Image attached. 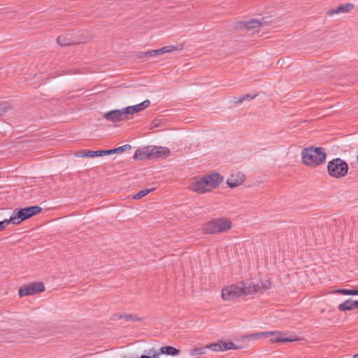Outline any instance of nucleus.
<instances>
[{"label":"nucleus","mask_w":358,"mask_h":358,"mask_svg":"<svg viewBox=\"0 0 358 358\" xmlns=\"http://www.w3.org/2000/svg\"><path fill=\"white\" fill-rule=\"evenodd\" d=\"M259 290V285H252L241 281L226 286L222 289V298L224 301H231L243 296L256 293Z\"/></svg>","instance_id":"obj_1"},{"label":"nucleus","mask_w":358,"mask_h":358,"mask_svg":"<svg viewBox=\"0 0 358 358\" xmlns=\"http://www.w3.org/2000/svg\"><path fill=\"white\" fill-rule=\"evenodd\" d=\"M222 180V176L217 173H213L192 182L189 185V189L192 192L203 194L217 187Z\"/></svg>","instance_id":"obj_2"},{"label":"nucleus","mask_w":358,"mask_h":358,"mask_svg":"<svg viewBox=\"0 0 358 358\" xmlns=\"http://www.w3.org/2000/svg\"><path fill=\"white\" fill-rule=\"evenodd\" d=\"M170 155V150L166 147L148 145L136 150L134 160H146L158 158H166Z\"/></svg>","instance_id":"obj_3"},{"label":"nucleus","mask_w":358,"mask_h":358,"mask_svg":"<svg viewBox=\"0 0 358 358\" xmlns=\"http://www.w3.org/2000/svg\"><path fill=\"white\" fill-rule=\"evenodd\" d=\"M301 155L303 163L310 167H316L324 163L327 157L324 148L313 146L303 148Z\"/></svg>","instance_id":"obj_4"},{"label":"nucleus","mask_w":358,"mask_h":358,"mask_svg":"<svg viewBox=\"0 0 358 358\" xmlns=\"http://www.w3.org/2000/svg\"><path fill=\"white\" fill-rule=\"evenodd\" d=\"M41 210L42 208L38 206H29L17 210L16 209L10 216V221H11V223L13 224H19L22 222L39 213Z\"/></svg>","instance_id":"obj_5"},{"label":"nucleus","mask_w":358,"mask_h":358,"mask_svg":"<svg viewBox=\"0 0 358 358\" xmlns=\"http://www.w3.org/2000/svg\"><path fill=\"white\" fill-rule=\"evenodd\" d=\"M348 163L341 158L333 159L327 164L329 175L334 178H341L345 176L348 172Z\"/></svg>","instance_id":"obj_6"},{"label":"nucleus","mask_w":358,"mask_h":358,"mask_svg":"<svg viewBox=\"0 0 358 358\" xmlns=\"http://www.w3.org/2000/svg\"><path fill=\"white\" fill-rule=\"evenodd\" d=\"M231 227V222L227 219H217L206 223L203 232L206 234H217L229 230Z\"/></svg>","instance_id":"obj_7"},{"label":"nucleus","mask_w":358,"mask_h":358,"mask_svg":"<svg viewBox=\"0 0 358 358\" xmlns=\"http://www.w3.org/2000/svg\"><path fill=\"white\" fill-rule=\"evenodd\" d=\"M45 291V286L42 282H34L22 285L18 289L20 298L41 293Z\"/></svg>","instance_id":"obj_8"},{"label":"nucleus","mask_w":358,"mask_h":358,"mask_svg":"<svg viewBox=\"0 0 358 358\" xmlns=\"http://www.w3.org/2000/svg\"><path fill=\"white\" fill-rule=\"evenodd\" d=\"M126 108L121 110H112L103 115V117L110 122L124 121L128 118Z\"/></svg>","instance_id":"obj_9"},{"label":"nucleus","mask_w":358,"mask_h":358,"mask_svg":"<svg viewBox=\"0 0 358 358\" xmlns=\"http://www.w3.org/2000/svg\"><path fill=\"white\" fill-rule=\"evenodd\" d=\"M245 175L242 173L231 174L227 180V184L231 188L238 187L245 180Z\"/></svg>","instance_id":"obj_10"},{"label":"nucleus","mask_w":358,"mask_h":358,"mask_svg":"<svg viewBox=\"0 0 358 358\" xmlns=\"http://www.w3.org/2000/svg\"><path fill=\"white\" fill-rule=\"evenodd\" d=\"M355 8V5L351 3H346L338 6L335 9L328 10L327 15L331 16L334 14L348 13Z\"/></svg>","instance_id":"obj_11"},{"label":"nucleus","mask_w":358,"mask_h":358,"mask_svg":"<svg viewBox=\"0 0 358 358\" xmlns=\"http://www.w3.org/2000/svg\"><path fill=\"white\" fill-rule=\"evenodd\" d=\"M150 105V101L147 99L143 101L141 103L136 104L135 106H128L126 107L127 113L128 114V116L129 115H133L134 113L141 112L145 108H147Z\"/></svg>","instance_id":"obj_12"},{"label":"nucleus","mask_w":358,"mask_h":358,"mask_svg":"<svg viewBox=\"0 0 358 358\" xmlns=\"http://www.w3.org/2000/svg\"><path fill=\"white\" fill-rule=\"evenodd\" d=\"M180 49H182V48H179L177 46L171 45L162 47L159 49L148 51V53L150 54V57H155L157 55H162L164 53L171 52L174 50H180Z\"/></svg>","instance_id":"obj_13"},{"label":"nucleus","mask_w":358,"mask_h":358,"mask_svg":"<svg viewBox=\"0 0 358 358\" xmlns=\"http://www.w3.org/2000/svg\"><path fill=\"white\" fill-rule=\"evenodd\" d=\"M260 27L259 20L252 19L249 21H241L238 22L236 27L237 28H245L247 29H253Z\"/></svg>","instance_id":"obj_14"},{"label":"nucleus","mask_w":358,"mask_h":358,"mask_svg":"<svg viewBox=\"0 0 358 358\" xmlns=\"http://www.w3.org/2000/svg\"><path fill=\"white\" fill-rule=\"evenodd\" d=\"M354 305V301H352L350 299H349L345 300L343 303L339 304L338 309L341 312L355 310L356 307Z\"/></svg>","instance_id":"obj_15"},{"label":"nucleus","mask_w":358,"mask_h":358,"mask_svg":"<svg viewBox=\"0 0 358 358\" xmlns=\"http://www.w3.org/2000/svg\"><path fill=\"white\" fill-rule=\"evenodd\" d=\"M99 154H101L99 150H81L76 152L75 155L78 157H99Z\"/></svg>","instance_id":"obj_16"},{"label":"nucleus","mask_w":358,"mask_h":358,"mask_svg":"<svg viewBox=\"0 0 358 358\" xmlns=\"http://www.w3.org/2000/svg\"><path fill=\"white\" fill-rule=\"evenodd\" d=\"M160 352L162 355L176 356L179 355L180 350L174 347L167 345L160 348Z\"/></svg>","instance_id":"obj_17"},{"label":"nucleus","mask_w":358,"mask_h":358,"mask_svg":"<svg viewBox=\"0 0 358 358\" xmlns=\"http://www.w3.org/2000/svg\"><path fill=\"white\" fill-rule=\"evenodd\" d=\"M274 335H271L273 338L270 339L271 343H278V342H289L294 339L286 338L283 336L280 332L273 331Z\"/></svg>","instance_id":"obj_18"},{"label":"nucleus","mask_w":358,"mask_h":358,"mask_svg":"<svg viewBox=\"0 0 358 358\" xmlns=\"http://www.w3.org/2000/svg\"><path fill=\"white\" fill-rule=\"evenodd\" d=\"M57 43L62 46H67L75 44L73 38L69 36H59L57 39Z\"/></svg>","instance_id":"obj_19"},{"label":"nucleus","mask_w":358,"mask_h":358,"mask_svg":"<svg viewBox=\"0 0 358 358\" xmlns=\"http://www.w3.org/2000/svg\"><path fill=\"white\" fill-rule=\"evenodd\" d=\"M334 294L355 296L358 295V286L355 289H338L334 291Z\"/></svg>","instance_id":"obj_20"},{"label":"nucleus","mask_w":358,"mask_h":358,"mask_svg":"<svg viewBox=\"0 0 358 358\" xmlns=\"http://www.w3.org/2000/svg\"><path fill=\"white\" fill-rule=\"evenodd\" d=\"M274 334L275 333L272 332V331L259 332V333H257V334H252L248 335L246 336V338L248 339L258 340V339H260L264 337L267 338L269 336V335H274Z\"/></svg>","instance_id":"obj_21"},{"label":"nucleus","mask_w":358,"mask_h":358,"mask_svg":"<svg viewBox=\"0 0 358 358\" xmlns=\"http://www.w3.org/2000/svg\"><path fill=\"white\" fill-rule=\"evenodd\" d=\"M154 189H155L153 188V189H146L141 190L133 196V199H136V200L140 199L145 196L148 194L152 192Z\"/></svg>","instance_id":"obj_22"},{"label":"nucleus","mask_w":358,"mask_h":358,"mask_svg":"<svg viewBox=\"0 0 358 358\" xmlns=\"http://www.w3.org/2000/svg\"><path fill=\"white\" fill-rule=\"evenodd\" d=\"M222 351H226L229 350H238L240 349L239 347L236 346V345L233 342H222Z\"/></svg>","instance_id":"obj_23"},{"label":"nucleus","mask_w":358,"mask_h":358,"mask_svg":"<svg viewBox=\"0 0 358 358\" xmlns=\"http://www.w3.org/2000/svg\"><path fill=\"white\" fill-rule=\"evenodd\" d=\"M206 348H208V349L211 350L215 352L222 351V341L219 342V343H211V344L207 345L206 346Z\"/></svg>","instance_id":"obj_24"},{"label":"nucleus","mask_w":358,"mask_h":358,"mask_svg":"<svg viewBox=\"0 0 358 358\" xmlns=\"http://www.w3.org/2000/svg\"><path fill=\"white\" fill-rule=\"evenodd\" d=\"M273 19L271 16L268 17H262L261 20H259L260 23V27H263L265 25H270L273 22Z\"/></svg>","instance_id":"obj_25"},{"label":"nucleus","mask_w":358,"mask_h":358,"mask_svg":"<svg viewBox=\"0 0 358 358\" xmlns=\"http://www.w3.org/2000/svg\"><path fill=\"white\" fill-rule=\"evenodd\" d=\"M125 320L133 322H141L143 321V318L139 317L138 316L134 314H127L125 316Z\"/></svg>","instance_id":"obj_26"},{"label":"nucleus","mask_w":358,"mask_h":358,"mask_svg":"<svg viewBox=\"0 0 358 358\" xmlns=\"http://www.w3.org/2000/svg\"><path fill=\"white\" fill-rule=\"evenodd\" d=\"M207 348H194L192 352V355H203L206 352V350Z\"/></svg>","instance_id":"obj_27"},{"label":"nucleus","mask_w":358,"mask_h":358,"mask_svg":"<svg viewBox=\"0 0 358 358\" xmlns=\"http://www.w3.org/2000/svg\"><path fill=\"white\" fill-rule=\"evenodd\" d=\"M257 95H250V94H247L240 97L236 103H241L244 100L250 101L253 99Z\"/></svg>","instance_id":"obj_28"},{"label":"nucleus","mask_w":358,"mask_h":358,"mask_svg":"<svg viewBox=\"0 0 358 358\" xmlns=\"http://www.w3.org/2000/svg\"><path fill=\"white\" fill-rule=\"evenodd\" d=\"M130 149H131V146L129 144H126L117 148H114V150L115 153H119L123 151L129 150Z\"/></svg>","instance_id":"obj_29"},{"label":"nucleus","mask_w":358,"mask_h":358,"mask_svg":"<svg viewBox=\"0 0 358 358\" xmlns=\"http://www.w3.org/2000/svg\"><path fill=\"white\" fill-rule=\"evenodd\" d=\"M10 223H11V221H10V218L6 219L3 221H1L0 222V231H2L3 230H4L5 228L6 227V226L8 225Z\"/></svg>","instance_id":"obj_30"},{"label":"nucleus","mask_w":358,"mask_h":358,"mask_svg":"<svg viewBox=\"0 0 358 358\" xmlns=\"http://www.w3.org/2000/svg\"><path fill=\"white\" fill-rule=\"evenodd\" d=\"M270 287H271V282H270V281L266 280L264 282L262 283V286L261 287L259 286V291L267 290V289H270Z\"/></svg>","instance_id":"obj_31"},{"label":"nucleus","mask_w":358,"mask_h":358,"mask_svg":"<svg viewBox=\"0 0 358 358\" xmlns=\"http://www.w3.org/2000/svg\"><path fill=\"white\" fill-rule=\"evenodd\" d=\"M99 152H101V154H99V157H101L103 155H109L115 153L114 149L99 150Z\"/></svg>","instance_id":"obj_32"},{"label":"nucleus","mask_w":358,"mask_h":358,"mask_svg":"<svg viewBox=\"0 0 358 358\" xmlns=\"http://www.w3.org/2000/svg\"><path fill=\"white\" fill-rule=\"evenodd\" d=\"M148 354H152V356H150V358H159V355L162 354L160 352V350L159 352H155V351H152L151 350H149V352H148Z\"/></svg>","instance_id":"obj_33"},{"label":"nucleus","mask_w":358,"mask_h":358,"mask_svg":"<svg viewBox=\"0 0 358 358\" xmlns=\"http://www.w3.org/2000/svg\"><path fill=\"white\" fill-rule=\"evenodd\" d=\"M136 57L138 59H143L146 57H150V54L148 53V52H139L137 53Z\"/></svg>","instance_id":"obj_34"},{"label":"nucleus","mask_w":358,"mask_h":358,"mask_svg":"<svg viewBox=\"0 0 358 358\" xmlns=\"http://www.w3.org/2000/svg\"><path fill=\"white\" fill-rule=\"evenodd\" d=\"M127 314H120L117 316V318L118 319H124L125 320V316H126Z\"/></svg>","instance_id":"obj_35"},{"label":"nucleus","mask_w":358,"mask_h":358,"mask_svg":"<svg viewBox=\"0 0 358 358\" xmlns=\"http://www.w3.org/2000/svg\"><path fill=\"white\" fill-rule=\"evenodd\" d=\"M354 303H355L354 306H355L356 309L358 308V301H354Z\"/></svg>","instance_id":"obj_36"},{"label":"nucleus","mask_w":358,"mask_h":358,"mask_svg":"<svg viewBox=\"0 0 358 358\" xmlns=\"http://www.w3.org/2000/svg\"><path fill=\"white\" fill-rule=\"evenodd\" d=\"M139 358H150V356L143 355Z\"/></svg>","instance_id":"obj_37"},{"label":"nucleus","mask_w":358,"mask_h":358,"mask_svg":"<svg viewBox=\"0 0 358 358\" xmlns=\"http://www.w3.org/2000/svg\"><path fill=\"white\" fill-rule=\"evenodd\" d=\"M154 127H157L158 125L157 122H155V120L153 122Z\"/></svg>","instance_id":"obj_38"},{"label":"nucleus","mask_w":358,"mask_h":358,"mask_svg":"<svg viewBox=\"0 0 358 358\" xmlns=\"http://www.w3.org/2000/svg\"><path fill=\"white\" fill-rule=\"evenodd\" d=\"M354 358H358V354L355 355Z\"/></svg>","instance_id":"obj_39"},{"label":"nucleus","mask_w":358,"mask_h":358,"mask_svg":"<svg viewBox=\"0 0 358 358\" xmlns=\"http://www.w3.org/2000/svg\"><path fill=\"white\" fill-rule=\"evenodd\" d=\"M357 161H358V155H357Z\"/></svg>","instance_id":"obj_40"}]
</instances>
